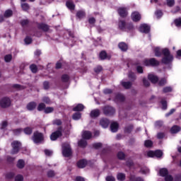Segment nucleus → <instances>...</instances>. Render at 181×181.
Masks as SVG:
<instances>
[{
	"label": "nucleus",
	"mask_w": 181,
	"mask_h": 181,
	"mask_svg": "<svg viewBox=\"0 0 181 181\" xmlns=\"http://www.w3.org/2000/svg\"><path fill=\"white\" fill-rule=\"evenodd\" d=\"M163 54L164 55V57L162 59V63H164V64H169L172 60H173V56L170 54V52H169V49H164L162 50Z\"/></svg>",
	"instance_id": "f257e3e1"
},
{
	"label": "nucleus",
	"mask_w": 181,
	"mask_h": 181,
	"mask_svg": "<svg viewBox=\"0 0 181 181\" xmlns=\"http://www.w3.org/2000/svg\"><path fill=\"white\" fill-rule=\"evenodd\" d=\"M118 26L120 30H123L124 32H126L127 30H132L134 29V25H132V24L126 23V22L123 20H120L119 21Z\"/></svg>",
	"instance_id": "f03ea898"
},
{
	"label": "nucleus",
	"mask_w": 181,
	"mask_h": 181,
	"mask_svg": "<svg viewBox=\"0 0 181 181\" xmlns=\"http://www.w3.org/2000/svg\"><path fill=\"white\" fill-rule=\"evenodd\" d=\"M71 147H70V144L67 143H64L62 144V155L65 158H69V156L71 155Z\"/></svg>",
	"instance_id": "7ed1b4c3"
},
{
	"label": "nucleus",
	"mask_w": 181,
	"mask_h": 181,
	"mask_svg": "<svg viewBox=\"0 0 181 181\" xmlns=\"http://www.w3.org/2000/svg\"><path fill=\"white\" fill-rule=\"evenodd\" d=\"M33 141L35 144H40L43 141V134L37 132H34Z\"/></svg>",
	"instance_id": "20e7f679"
},
{
	"label": "nucleus",
	"mask_w": 181,
	"mask_h": 181,
	"mask_svg": "<svg viewBox=\"0 0 181 181\" xmlns=\"http://www.w3.org/2000/svg\"><path fill=\"white\" fill-rule=\"evenodd\" d=\"M11 146L13 148V149L11 151V153L13 155L18 153L19 152V149H21V142L17 141H13L11 143Z\"/></svg>",
	"instance_id": "39448f33"
},
{
	"label": "nucleus",
	"mask_w": 181,
	"mask_h": 181,
	"mask_svg": "<svg viewBox=\"0 0 181 181\" xmlns=\"http://www.w3.org/2000/svg\"><path fill=\"white\" fill-rule=\"evenodd\" d=\"M11 103L9 98H3L0 100V106L1 108H8V107H11Z\"/></svg>",
	"instance_id": "423d86ee"
},
{
	"label": "nucleus",
	"mask_w": 181,
	"mask_h": 181,
	"mask_svg": "<svg viewBox=\"0 0 181 181\" xmlns=\"http://www.w3.org/2000/svg\"><path fill=\"white\" fill-rule=\"evenodd\" d=\"M144 66H159V62L154 58L150 59H145L144 61Z\"/></svg>",
	"instance_id": "0eeeda50"
},
{
	"label": "nucleus",
	"mask_w": 181,
	"mask_h": 181,
	"mask_svg": "<svg viewBox=\"0 0 181 181\" xmlns=\"http://www.w3.org/2000/svg\"><path fill=\"white\" fill-rule=\"evenodd\" d=\"M62 127H60L58 129V130L51 134L50 139L51 141H56V139H57V138H59V136H62Z\"/></svg>",
	"instance_id": "6e6552de"
},
{
	"label": "nucleus",
	"mask_w": 181,
	"mask_h": 181,
	"mask_svg": "<svg viewBox=\"0 0 181 181\" xmlns=\"http://www.w3.org/2000/svg\"><path fill=\"white\" fill-rule=\"evenodd\" d=\"M103 112L105 115H113V114H115V109L110 106H106L103 109Z\"/></svg>",
	"instance_id": "1a4fd4ad"
},
{
	"label": "nucleus",
	"mask_w": 181,
	"mask_h": 181,
	"mask_svg": "<svg viewBox=\"0 0 181 181\" xmlns=\"http://www.w3.org/2000/svg\"><path fill=\"white\" fill-rule=\"evenodd\" d=\"M139 30L142 33H149V30H151V27H149L146 24H142L140 26Z\"/></svg>",
	"instance_id": "9d476101"
},
{
	"label": "nucleus",
	"mask_w": 181,
	"mask_h": 181,
	"mask_svg": "<svg viewBox=\"0 0 181 181\" xmlns=\"http://www.w3.org/2000/svg\"><path fill=\"white\" fill-rule=\"evenodd\" d=\"M100 114H101L100 110L95 109L90 112V118H97V117H100Z\"/></svg>",
	"instance_id": "9b49d317"
},
{
	"label": "nucleus",
	"mask_w": 181,
	"mask_h": 181,
	"mask_svg": "<svg viewBox=\"0 0 181 181\" xmlns=\"http://www.w3.org/2000/svg\"><path fill=\"white\" fill-rule=\"evenodd\" d=\"M132 19L134 22H138L141 21V14L138 12H133L132 14Z\"/></svg>",
	"instance_id": "f8f14e48"
},
{
	"label": "nucleus",
	"mask_w": 181,
	"mask_h": 181,
	"mask_svg": "<svg viewBox=\"0 0 181 181\" xmlns=\"http://www.w3.org/2000/svg\"><path fill=\"white\" fill-rule=\"evenodd\" d=\"M118 13L120 15L122 18H124V16H127L128 15V12L127 11V8L124 7H120L118 9Z\"/></svg>",
	"instance_id": "ddd939ff"
},
{
	"label": "nucleus",
	"mask_w": 181,
	"mask_h": 181,
	"mask_svg": "<svg viewBox=\"0 0 181 181\" xmlns=\"http://www.w3.org/2000/svg\"><path fill=\"white\" fill-rule=\"evenodd\" d=\"M148 78L150 81H151V83H153V84H155L156 83H158L159 78H158V76L150 74H148Z\"/></svg>",
	"instance_id": "4468645a"
},
{
	"label": "nucleus",
	"mask_w": 181,
	"mask_h": 181,
	"mask_svg": "<svg viewBox=\"0 0 181 181\" xmlns=\"http://www.w3.org/2000/svg\"><path fill=\"white\" fill-rule=\"evenodd\" d=\"M100 124L103 128H108V125H110V120L107 119H101Z\"/></svg>",
	"instance_id": "2eb2a0df"
},
{
	"label": "nucleus",
	"mask_w": 181,
	"mask_h": 181,
	"mask_svg": "<svg viewBox=\"0 0 181 181\" xmlns=\"http://www.w3.org/2000/svg\"><path fill=\"white\" fill-rule=\"evenodd\" d=\"M91 136H93L91 132L84 131L82 133V138H83V139H90Z\"/></svg>",
	"instance_id": "dca6fc26"
},
{
	"label": "nucleus",
	"mask_w": 181,
	"mask_h": 181,
	"mask_svg": "<svg viewBox=\"0 0 181 181\" xmlns=\"http://www.w3.org/2000/svg\"><path fill=\"white\" fill-rule=\"evenodd\" d=\"M78 168L83 169V168H86L87 166V160H81L77 163Z\"/></svg>",
	"instance_id": "f3484780"
},
{
	"label": "nucleus",
	"mask_w": 181,
	"mask_h": 181,
	"mask_svg": "<svg viewBox=\"0 0 181 181\" xmlns=\"http://www.w3.org/2000/svg\"><path fill=\"white\" fill-rule=\"evenodd\" d=\"M125 97H124V95L122 94H117L115 97V101L116 103H122V101H124Z\"/></svg>",
	"instance_id": "a211bd4d"
},
{
	"label": "nucleus",
	"mask_w": 181,
	"mask_h": 181,
	"mask_svg": "<svg viewBox=\"0 0 181 181\" xmlns=\"http://www.w3.org/2000/svg\"><path fill=\"white\" fill-rule=\"evenodd\" d=\"M118 123L112 122L110 124V131H112V132H117V131H118Z\"/></svg>",
	"instance_id": "6ab92c4d"
},
{
	"label": "nucleus",
	"mask_w": 181,
	"mask_h": 181,
	"mask_svg": "<svg viewBox=\"0 0 181 181\" xmlns=\"http://www.w3.org/2000/svg\"><path fill=\"white\" fill-rule=\"evenodd\" d=\"M66 6L68 9H70V11H74V8H76V5H74V3L73 1H66Z\"/></svg>",
	"instance_id": "aec40b11"
},
{
	"label": "nucleus",
	"mask_w": 181,
	"mask_h": 181,
	"mask_svg": "<svg viewBox=\"0 0 181 181\" xmlns=\"http://www.w3.org/2000/svg\"><path fill=\"white\" fill-rule=\"evenodd\" d=\"M118 46L119 49H121L122 52H127L128 50V45L125 42H120Z\"/></svg>",
	"instance_id": "412c9836"
},
{
	"label": "nucleus",
	"mask_w": 181,
	"mask_h": 181,
	"mask_svg": "<svg viewBox=\"0 0 181 181\" xmlns=\"http://www.w3.org/2000/svg\"><path fill=\"white\" fill-rule=\"evenodd\" d=\"M35 108H36V103L35 102H31L27 105V109L28 110V111H33Z\"/></svg>",
	"instance_id": "4be33fe9"
},
{
	"label": "nucleus",
	"mask_w": 181,
	"mask_h": 181,
	"mask_svg": "<svg viewBox=\"0 0 181 181\" xmlns=\"http://www.w3.org/2000/svg\"><path fill=\"white\" fill-rule=\"evenodd\" d=\"M125 178H126L125 174H124L122 173H117V180H119V181H124V180H125Z\"/></svg>",
	"instance_id": "5701e85b"
},
{
	"label": "nucleus",
	"mask_w": 181,
	"mask_h": 181,
	"mask_svg": "<svg viewBox=\"0 0 181 181\" xmlns=\"http://www.w3.org/2000/svg\"><path fill=\"white\" fill-rule=\"evenodd\" d=\"M159 174H160V176H162L163 177L168 176V169L166 168L160 169Z\"/></svg>",
	"instance_id": "b1692460"
},
{
	"label": "nucleus",
	"mask_w": 181,
	"mask_h": 181,
	"mask_svg": "<svg viewBox=\"0 0 181 181\" xmlns=\"http://www.w3.org/2000/svg\"><path fill=\"white\" fill-rule=\"evenodd\" d=\"M39 29H42V30H44V32H47L49 30V25L46 24H40L38 25Z\"/></svg>",
	"instance_id": "393cba45"
},
{
	"label": "nucleus",
	"mask_w": 181,
	"mask_h": 181,
	"mask_svg": "<svg viewBox=\"0 0 181 181\" xmlns=\"http://www.w3.org/2000/svg\"><path fill=\"white\" fill-rule=\"evenodd\" d=\"M121 84L124 87V88H131V87L132 86V83L129 81H127V82L122 81Z\"/></svg>",
	"instance_id": "a878e982"
},
{
	"label": "nucleus",
	"mask_w": 181,
	"mask_h": 181,
	"mask_svg": "<svg viewBox=\"0 0 181 181\" xmlns=\"http://www.w3.org/2000/svg\"><path fill=\"white\" fill-rule=\"evenodd\" d=\"M76 16L79 19H83V18H84V16H86V12L83 11H79L76 13Z\"/></svg>",
	"instance_id": "bb28decb"
},
{
	"label": "nucleus",
	"mask_w": 181,
	"mask_h": 181,
	"mask_svg": "<svg viewBox=\"0 0 181 181\" xmlns=\"http://www.w3.org/2000/svg\"><path fill=\"white\" fill-rule=\"evenodd\" d=\"M179 131H180V127L177 126H173L170 129L171 134H177Z\"/></svg>",
	"instance_id": "cd10ccee"
},
{
	"label": "nucleus",
	"mask_w": 181,
	"mask_h": 181,
	"mask_svg": "<svg viewBox=\"0 0 181 181\" xmlns=\"http://www.w3.org/2000/svg\"><path fill=\"white\" fill-rule=\"evenodd\" d=\"M78 144L81 148H86L87 146V141L84 139L80 140Z\"/></svg>",
	"instance_id": "c85d7f7f"
},
{
	"label": "nucleus",
	"mask_w": 181,
	"mask_h": 181,
	"mask_svg": "<svg viewBox=\"0 0 181 181\" xmlns=\"http://www.w3.org/2000/svg\"><path fill=\"white\" fill-rule=\"evenodd\" d=\"M83 110H84V105L82 104H78L73 109L74 111H83Z\"/></svg>",
	"instance_id": "c756f323"
},
{
	"label": "nucleus",
	"mask_w": 181,
	"mask_h": 181,
	"mask_svg": "<svg viewBox=\"0 0 181 181\" xmlns=\"http://www.w3.org/2000/svg\"><path fill=\"white\" fill-rule=\"evenodd\" d=\"M17 168L19 169H23V168H25V161L23 160H19L17 163Z\"/></svg>",
	"instance_id": "7c9ffc66"
},
{
	"label": "nucleus",
	"mask_w": 181,
	"mask_h": 181,
	"mask_svg": "<svg viewBox=\"0 0 181 181\" xmlns=\"http://www.w3.org/2000/svg\"><path fill=\"white\" fill-rule=\"evenodd\" d=\"M72 118L75 121H77L78 119H80V118H81V113L76 112V113L74 114L73 116H72Z\"/></svg>",
	"instance_id": "2f4dec72"
},
{
	"label": "nucleus",
	"mask_w": 181,
	"mask_h": 181,
	"mask_svg": "<svg viewBox=\"0 0 181 181\" xmlns=\"http://www.w3.org/2000/svg\"><path fill=\"white\" fill-rule=\"evenodd\" d=\"M13 14V13L11 10H7L4 13V18H11V16H12Z\"/></svg>",
	"instance_id": "473e14b6"
},
{
	"label": "nucleus",
	"mask_w": 181,
	"mask_h": 181,
	"mask_svg": "<svg viewBox=\"0 0 181 181\" xmlns=\"http://www.w3.org/2000/svg\"><path fill=\"white\" fill-rule=\"evenodd\" d=\"M163 155V153L160 150H157L154 151V157L156 158H160Z\"/></svg>",
	"instance_id": "72a5a7b5"
},
{
	"label": "nucleus",
	"mask_w": 181,
	"mask_h": 181,
	"mask_svg": "<svg viewBox=\"0 0 181 181\" xmlns=\"http://www.w3.org/2000/svg\"><path fill=\"white\" fill-rule=\"evenodd\" d=\"M30 69L32 71V73H37V66H36V64H31L30 66Z\"/></svg>",
	"instance_id": "f704fd0d"
},
{
	"label": "nucleus",
	"mask_w": 181,
	"mask_h": 181,
	"mask_svg": "<svg viewBox=\"0 0 181 181\" xmlns=\"http://www.w3.org/2000/svg\"><path fill=\"white\" fill-rule=\"evenodd\" d=\"M21 8L24 11H29V9L30 8L28 3L21 4Z\"/></svg>",
	"instance_id": "c9c22d12"
},
{
	"label": "nucleus",
	"mask_w": 181,
	"mask_h": 181,
	"mask_svg": "<svg viewBox=\"0 0 181 181\" xmlns=\"http://www.w3.org/2000/svg\"><path fill=\"white\" fill-rule=\"evenodd\" d=\"M53 111H54V108L52 107H47L44 110V112H45V114H50V112H53Z\"/></svg>",
	"instance_id": "e433bc0d"
},
{
	"label": "nucleus",
	"mask_w": 181,
	"mask_h": 181,
	"mask_svg": "<svg viewBox=\"0 0 181 181\" xmlns=\"http://www.w3.org/2000/svg\"><path fill=\"white\" fill-rule=\"evenodd\" d=\"M144 145H145L146 148H151L152 146V145H153V143L151 140H146L144 142Z\"/></svg>",
	"instance_id": "4c0bfd02"
},
{
	"label": "nucleus",
	"mask_w": 181,
	"mask_h": 181,
	"mask_svg": "<svg viewBox=\"0 0 181 181\" xmlns=\"http://www.w3.org/2000/svg\"><path fill=\"white\" fill-rule=\"evenodd\" d=\"M154 52H155V56H156L157 57H159V56L162 54L160 49H159L158 47H156L154 49Z\"/></svg>",
	"instance_id": "58836bf2"
},
{
	"label": "nucleus",
	"mask_w": 181,
	"mask_h": 181,
	"mask_svg": "<svg viewBox=\"0 0 181 181\" xmlns=\"http://www.w3.org/2000/svg\"><path fill=\"white\" fill-rule=\"evenodd\" d=\"M100 58L101 60H105V59H107V52H105V51H102L100 53Z\"/></svg>",
	"instance_id": "ea45409f"
},
{
	"label": "nucleus",
	"mask_w": 181,
	"mask_h": 181,
	"mask_svg": "<svg viewBox=\"0 0 181 181\" xmlns=\"http://www.w3.org/2000/svg\"><path fill=\"white\" fill-rule=\"evenodd\" d=\"M32 132H33V129L30 127H26L24 129V134H25L26 135H30Z\"/></svg>",
	"instance_id": "a19ab883"
},
{
	"label": "nucleus",
	"mask_w": 181,
	"mask_h": 181,
	"mask_svg": "<svg viewBox=\"0 0 181 181\" xmlns=\"http://www.w3.org/2000/svg\"><path fill=\"white\" fill-rule=\"evenodd\" d=\"M130 181H144V180L141 177H136L134 175H132L130 177Z\"/></svg>",
	"instance_id": "79ce46f5"
},
{
	"label": "nucleus",
	"mask_w": 181,
	"mask_h": 181,
	"mask_svg": "<svg viewBox=\"0 0 181 181\" xmlns=\"http://www.w3.org/2000/svg\"><path fill=\"white\" fill-rule=\"evenodd\" d=\"M48 177H54L56 176V173L53 170H49L47 173Z\"/></svg>",
	"instance_id": "37998d69"
},
{
	"label": "nucleus",
	"mask_w": 181,
	"mask_h": 181,
	"mask_svg": "<svg viewBox=\"0 0 181 181\" xmlns=\"http://www.w3.org/2000/svg\"><path fill=\"white\" fill-rule=\"evenodd\" d=\"M21 23V25L23 28H25V26H28V25H29V20L28 19L22 20Z\"/></svg>",
	"instance_id": "c03bdc74"
},
{
	"label": "nucleus",
	"mask_w": 181,
	"mask_h": 181,
	"mask_svg": "<svg viewBox=\"0 0 181 181\" xmlns=\"http://www.w3.org/2000/svg\"><path fill=\"white\" fill-rule=\"evenodd\" d=\"M117 158L118 159H125V154L123 152H119L117 153Z\"/></svg>",
	"instance_id": "a18cd8bd"
},
{
	"label": "nucleus",
	"mask_w": 181,
	"mask_h": 181,
	"mask_svg": "<svg viewBox=\"0 0 181 181\" xmlns=\"http://www.w3.org/2000/svg\"><path fill=\"white\" fill-rule=\"evenodd\" d=\"M69 75H63L62 77V81H64V83H67V81H69Z\"/></svg>",
	"instance_id": "49530a36"
},
{
	"label": "nucleus",
	"mask_w": 181,
	"mask_h": 181,
	"mask_svg": "<svg viewBox=\"0 0 181 181\" xmlns=\"http://www.w3.org/2000/svg\"><path fill=\"white\" fill-rule=\"evenodd\" d=\"M147 156H148V158H155V151H147Z\"/></svg>",
	"instance_id": "de8ad7c7"
},
{
	"label": "nucleus",
	"mask_w": 181,
	"mask_h": 181,
	"mask_svg": "<svg viewBox=\"0 0 181 181\" xmlns=\"http://www.w3.org/2000/svg\"><path fill=\"white\" fill-rule=\"evenodd\" d=\"M105 180L106 181H115V177H114L112 175H107L105 177Z\"/></svg>",
	"instance_id": "09e8293b"
},
{
	"label": "nucleus",
	"mask_w": 181,
	"mask_h": 181,
	"mask_svg": "<svg viewBox=\"0 0 181 181\" xmlns=\"http://www.w3.org/2000/svg\"><path fill=\"white\" fill-rule=\"evenodd\" d=\"M166 83H167L166 78H163L159 81L158 84L159 86H165Z\"/></svg>",
	"instance_id": "8fccbe9b"
},
{
	"label": "nucleus",
	"mask_w": 181,
	"mask_h": 181,
	"mask_svg": "<svg viewBox=\"0 0 181 181\" xmlns=\"http://www.w3.org/2000/svg\"><path fill=\"white\" fill-rule=\"evenodd\" d=\"M46 105L44 103H40L38 107H37V110L38 111H43V110H45Z\"/></svg>",
	"instance_id": "3c124183"
},
{
	"label": "nucleus",
	"mask_w": 181,
	"mask_h": 181,
	"mask_svg": "<svg viewBox=\"0 0 181 181\" xmlns=\"http://www.w3.org/2000/svg\"><path fill=\"white\" fill-rule=\"evenodd\" d=\"M163 126V122L162 121H157L155 123V127H156L157 128H160V127Z\"/></svg>",
	"instance_id": "603ef678"
},
{
	"label": "nucleus",
	"mask_w": 181,
	"mask_h": 181,
	"mask_svg": "<svg viewBox=\"0 0 181 181\" xmlns=\"http://www.w3.org/2000/svg\"><path fill=\"white\" fill-rule=\"evenodd\" d=\"M129 78H130V80H132L134 81V80H135L136 78V76H135V74H134L132 72H129Z\"/></svg>",
	"instance_id": "864d4df0"
},
{
	"label": "nucleus",
	"mask_w": 181,
	"mask_h": 181,
	"mask_svg": "<svg viewBox=\"0 0 181 181\" xmlns=\"http://www.w3.org/2000/svg\"><path fill=\"white\" fill-rule=\"evenodd\" d=\"M52 124L53 125H62V120L57 119L53 120Z\"/></svg>",
	"instance_id": "5fc2aeb1"
},
{
	"label": "nucleus",
	"mask_w": 181,
	"mask_h": 181,
	"mask_svg": "<svg viewBox=\"0 0 181 181\" xmlns=\"http://www.w3.org/2000/svg\"><path fill=\"white\" fill-rule=\"evenodd\" d=\"M4 60L5 62H11V60H12V55L11 54L6 55L4 57Z\"/></svg>",
	"instance_id": "6e6d98bb"
},
{
	"label": "nucleus",
	"mask_w": 181,
	"mask_h": 181,
	"mask_svg": "<svg viewBox=\"0 0 181 181\" xmlns=\"http://www.w3.org/2000/svg\"><path fill=\"white\" fill-rule=\"evenodd\" d=\"M157 138L158 139H163V138H165V133L163 132H159L157 134Z\"/></svg>",
	"instance_id": "4d7b16f0"
},
{
	"label": "nucleus",
	"mask_w": 181,
	"mask_h": 181,
	"mask_svg": "<svg viewBox=\"0 0 181 181\" xmlns=\"http://www.w3.org/2000/svg\"><path fill=\"white\" fill-rule=\"evenodd\" d=\"M22 129H16L13 130V132L14 134V135H19V134H21L22 132Z\"/></svg>",
	"instance_id": "13d9d810"
},
{
	"label": "nucleus",
	"mask_w": 181,
	"mask_h": 181,
	"mask_svg": "<svg viewBox=\"0 0 181 181\" xmlns=\"http://www.w3.org/2000/svg\"><path fill=\"white\" fill-rule=\"evenodd\" d=\"M141 172L143 175H146V173H149V169L148 168H141Z\"/></svg>",
	"instance_id": "bf43d9fd"
},
{
	"label": "nucleus",
	"mask_w": 181,
	"mask_h": 181,
	"mask_svg": "<svg viewBox=\"0 0 181 181\" xmlns=\"http://www.w3.org/2000/svg\"><path fill=\"white\" fill-rule=\"evenodd\" d=\"M168 6H173L175 5V0H167Z\"/></svg>",
	"instance_id": "052dcab7"
},
{
	"label": "nucleus",
	"mask_w": 181,
	"mask_h": 181,
	"mask_svg": "<svg viewBox=\"0 0 181 181\" xmlns=\"http://www.w3.org/2000/svg\"><path fill=\"white\" fill-rule=\"evenodd\" d=\"M155 15L158 18H161V16H162V15H163V13H162L161 11H157L155 12Z\"/></svg>",
	"instance_id": "680f3d73"
},
{
	"label": "nucleus",
	"mask_w": 181,
	"mask_h": 181,
	"mask_svg": "<svg viewBox=\"0 0 181 181\" xmlns=\"http://www.w3.org/2000/svg\"><path fill=\"white\" fill-rule=\"evenodd\" d=\"M6 127H8V122L6 121L2 122L1 129H5Z\"/></svg>",
	"instance_id": "e2e57ef3"
},
{
	"label": "nucleus",
	"mask_w": 181,
	"mask_h": 181,
	"mask_svg": "<svg viewBox=\"0 0 181 181\" xmlns=\"http://www.w3.org/2000/svg\"><path fill=\"white\" fill-rule=\"evenodd\" d=\"M16 181H23V176L18 175L15 177Z\"/></svg>",
	"instance_id": "0e129e2a"
},
{
	"label": "nucleus",
	"mask_w": 181,
	"mask_h": 181,
	"mask_svg": "<svg viewBox=\"0 0 181 181\" xmlns=\"http://www.w3.org/2000/svg\"><path fill=\"white\" fill-rule=\"evenodd\" d=\"M165 181H173V177L170 175H167L165 178Z\"/></svg>",
	"instance_id": "69168bd1"
},
{
	"label": "nucleus",
	"mask_w": 181,
	"mask_h": 181,
	"mask_svg": "<svg viewBox=\"0 0 181 181\" xmlns=\"http://www.w3.org/2000/svg\"><path fill=\"white\" fill-rule=\"evenodd\" d=\"M161 104L163 105V110H166V108H168L166 100H161Z\"/></svg>",
	"instance_id": "338daca9"
},
{
	"label": "nucleus",
	"mask_w": 181,
	"mask_h": 181,
	"mask_svg": "<svg viewBox=\"0 0 181 181\" xmlns=\"http://www.w3.org/2000/svg\"><path fill=\"white\" fill-rule=\"evenodd\" d=\"M176 26H181V18H177L175 21Z\"/></svg>",
	"instance_id": "774afa93"
}]
</instances>
